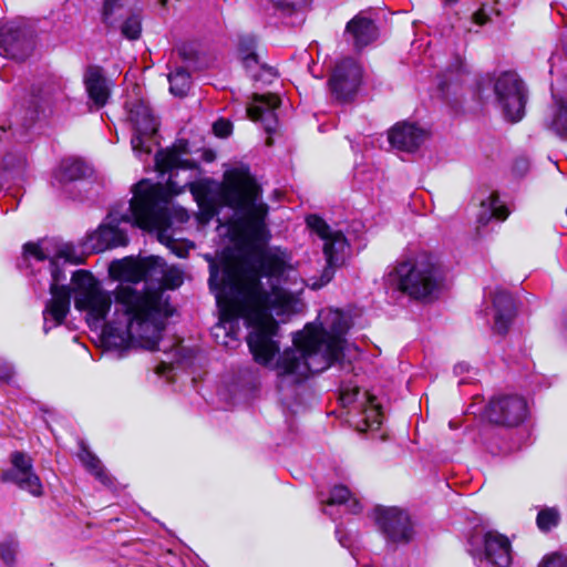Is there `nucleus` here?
<instances>
[{"instance_id":"nucleus-1","label":"nucleus","mask_w":567,"mask_h":567,"mask_svg":"<svg viewBox=\"0 0 567 567\" xmlns=\"http://www.w3.org/2000/svg\"><path fill=\"white\" fill-rule=\"evenodd\" d=\"M155 167L168 173L166 188L147 179L138 182L130 200L114 205L105 221L85 241L86 249L101 252L126 246L130 228L156 230L161 243L176 256L186 257L194 245L178 243L175 229L189 219L188 212L172 200L189 186L204 219L219 215L223 207L234 212L231 226L245 249L240 264L223 260L209 264V288L219 308L215 334L224 331L230 340L239 338V320L250 329L247 343L257 363L276 373L279 392L295 389L311 375L321 373L342 354L348 317L338 309H322L315 322L292 334V346L280 352L279 321L285 322L301 311L299 293L305 282L298 280L292 254L280 247L264 248L269 239L266 225L268 206L252 176L243 169L225 174V184L185 181L177 185L178 169H193L195 164L183 159L177 147L158 151Z\"/></svg>"},{"instance_id":"nucleus-2","label":"nucleus","mask_w":567,"mask_h":567,"mask_svg":"<svg viewBox=\"0 0 567 567\" xmlns=\"http://www.w3.org/2000/svg\"><path fill=\"white\" fill-rule=\"evenodd\" d=\"M110 275L120 284L114 289L112 320L104 331L107 344L157 350L174 308L161 289L148 288V281L153 279L150 258L144 261L133 258L114 260L110 265Z\"/></svg>"},{"instance_id":"nucleus-3","label":"nucleus","mask_w":567,"mask_h":567,"mask_svg":"<svg viewBox=\"0 0 567 567\" xmlns=\"http://www.w3.org/2000/svg\"><path fill=\"white\" fill-rule=\"evenodd\" d=\"M32 259L35 261L49 260L51 299L47 301L42 312L43 332L45 334L64 322L70 312L71 293L74 295L75 308L85 313L89 326L103 327V331H105L106 326L112 320L111 317L106 321V317L112 305H114V290H106L99 279L83 269L72 272V287L66 284V274L61 269L60 260L73 265L83 261L82 257L76 255L72 245H58L52 239L27 243L23 246L22 262H30ZM103 340L109 347L105 332H103ZM110 348L112 347L110 346Z\"/></svg>"},{"instance_id":"nucleus-4","label":"nucleus","mask_w":567,"mask_h":567,"mask_svg":"<svg viewBox=\"0 0 567 567\" xmlns=\"http://www.w3.org/2000/svg\"><path fill=\"white\" fill-rule=\"evenodd\" d=\"M443 280V269L437 259L425 251L400 260L389 272L390 284L416 300L436 298Z\"/></svg>"},{"instance_id":"nucleus-5","label":"nucleus","mask_w":567,"mask_h":567,"mask_svg":"<svg viewBox=\"0 0 567 567\" xmlns=\"http://www.w3.org/2000/svg\"><path fill=\"white\" fill-rule=\"evenodd\" d=\"M485 86H493L495 100L504 117L513 123L520 121L525 115L527 89L517 73L506 71L492 78L485 75L477 82V94L483 99Z\"/></svg>"},{"instance_id":"nucleus-6","label":"nucleus","mask_w":567,"mask_h":567,"mask_svg":"<svg viewBox=\"0 0 567 567\" xmlns=\"http://www.w3.org/2000/svg\"><path fill=\"white\" fill-rule=\"evenodd\" d=\"M306 224L322 243L327 261L321 277L308 284L312 289H320L331 281L337 268L341 267L350 255V244L340 230L332 229L320 216L309 215Z\"/></svg>"},{"instance_id":"nucleus-7","label":"nucleus","mask_w":567,"mask_h":567,"mask_svg":"<svg viewBox=\"0 0 567 567\" xmlns=\"http://www.w3.org/2000/svg\"><path fill=\"white\" fill-rule=\"evenodd\" d=\"M126 107L133 127L132 150L141 161L146 162L153 152V147L158 144L156 140L158 122L144 101L126 103Z\"/></svg>"},{"instance_id":"nucleus-8","label":"nucleus","mask_w":567,"mask_h":567,"mask_svg":"<svg viewBox=\"0 0 567 567\" xmlns=\"http://www.w3.org/2000/svg\"><path fill=\"white\" fill-rule=\"evenodd\" d=\"M467 550L477 567H508L512 563L509 539L494 530L471 535Z\"/></svg>"},{"instance_id":"nucleus-9","label":"nucleus","mask_w":567,"mask_h":567,"mask_svg":"<svg viewBox=\"0 0 567 567\" xmlns=\"http://www.w3.org/2000/svg\"><path fill=\"white\" fill-rule=\"evenodd\" d=\"M103 21L115 27L120 23L123 37L136 40L142 32V20L138 9V0H104Z\"/></svg>"},{"instance_id":"nucleus-10","label":"nucleus","mask_w":567,"mask_h":567,"mask_svg":"<svg viewBox=\"0 0 567 567\" xmlns=\"http://www.w3.org/2000/svg\"><path fill=\"white\" fill-rule=\"evenodd\" d=\"M340 401L343 406L355 404L361 410L362 419L358 424L359 431L379 430L383 422V412L378 399L367 391L361 392L358 386H342Z\"/></svg>"},{"instance_id":"nucleus-11","label":"nucleus","mask_w":567,"mask_h":567,"mask_svg":"<svg viewBox=\"0 0 567 567\" xmlns=\"http://www.w3.org/2000/svg\"><path fill=\"white\" fill-rule=\"evenodd\" d=\"M377 525L388 544H408L413 537V526L406 512L398 507H377Z\"/></svg>"},{"instance_id":"nucleus-12","label":"nucleus","mask_w":567,"mask_h":567,"mask_svg":"<svg viewBox=\"0 0 567 567\" xmlns=\"http://www.w3.org/2000/svg\"><path fill=\"white\" fill-rule=\"evenodd\" d=\"M11 467L2 471L1 481L13 483L33 496H41L43 486L33 470L32 458L23 452L16 451L10 456Z\"/></svg>"},{"instance_id":"nucleus-13","label":"nucleus","mask_w":567,"mask_h":567,"mask_svg":"<svg viewBox=\"0 0 567 567\" xmlns=\"http://www.w3.org/2000/svg\"><path fill=\"white\" fill-rule=\"evenodd\" d=\"M527 402L523 396L502 395L493 398L485 408V416L489 422L516 426L527 416Z\"/></svg>"},{"instance_id":"nucleus-14","label":"nucleus","mask_w":567,"mask_h":567,"mask_svg":"<svg viewBox=\"0 0 567 567\" xmlns=\"http://www.w3.org/2000/svg\"><path fill=\"white\" fill-rule=\"evenodd\" d=\"M361 79L360 64L352 58L342 59L329 79L330 91L337 100L348 102L355 95Z\"/></svg>"},{"instance_id":"nucleus-15","label":"nucleus","mask_w":567,"mask_h":567,"mask_svg":"<svg viewBox=\"0 0 567 567\" xmlns=\"http://www.w3.org/2000/svg\"><path fill=\"white\" fill-rule=\"evenodd\" d=\"M33 47V34L22 23L10 21L1 28L0 49L4 56L22 61L31 54Z\"/></svg>"},{"instance_id":"nucleus-16","label":"nucleus","mask_w":567,"mask_h":567,"mask_svg":"<svg viewBox=\"0 0 567 567\" xmlns=\"http://www.w3.org/2000/svg\"><path fill=\"white\" fill-rule=\"evenodd\" d=\"M68 99L65 83L61 79L50 80L39 92L32 93L28 102L25 126H30L45 106L58 109Z\"/></svg>"},{"instance_id":"nucleus-17","label":"nucleus","mask_w":567,"mask_h":567,"mask_svg":"<svg viewBox=\"0 0 567 567\" xmlns=\"http://www.w3.org/2000/svg\"><path fill=\"white\" fill-rule=\"evenodd\" d=\"M91 173V167L82 159L73 157L64 158L53 171L51 184L54 188L72 196L71 186L84 179Z\"/></svg>"},{"instance_id":"nucleus-18","label":"nucleus","mask_w":567,"mask_h":567,"mask_svg":"<svg viewBox=\"0 0 567 567\" xmlns=\"http://www.w3.org/2000/svg\"><path fill=\"white\" fill-rule=\"evenodd\" d=\"M279 105L280 99L276 94L256 95L247 113L252 121L259 122L267 133H272L278 124L276 110Z\"/></svg>"},{"instance_id":"nucleus-19","label":"nucleus","mask_w":567,"mask_h":567,"mask_svg":"<svg viewBox=\"0 0 567 567\" xmlns=\"http://www.w3.org/2000/svg\"><path fill=\"white\" fill-rule=\"evenodd\" d=\"M150 268L153 279L148 281V288L152 290L161 289L169 300V296L165 293V290L176 289L183 284L184 276L182 270L176 267H167L163 258L155 256L150 257ZM168 303L171 305L169 301Z\"/></svg>"},{"instance_id":"nucleus-20","label":"nucleus","mask_w":567,"mask_h":567,"mask_svg":"<svg viewBox=\"0 0 567 567\" xmlns=\"http://www.w3.org/2000/svg\"><path fill=\"white\" fill-rule=\"evenodd\" d=\"M425 140V132L419 126L411 123H398L389 133L390 144L405 152H413Z\"/></svg>"},{"instance_id":"nucleus-21","label":"nucleus","mask_w":567,"mask_h":567,"mask_svg":"<svg viewBox=\"0 0 567 567\" xmlns=\"http://www.w3.org/2000/svg\"><path fill=\"white\" fill-rule=\"evenodd\" d=\"M492 310L494 317V330L504 334L508 331L515 316V303L511 293L497 289L492 293Z\"/></svg>"},{"instance_id":"nucleus-22","label":"nucleus","mask_w":567,"mask_h":567,"mask_svg":"<svg viewBox=\"0 0 567 567\" xmlns=\"http://www.w3.org/2000/svg\"><path fill=\"white\" fill-rule=\"evenodd\" d=\"M84 84L90 101L96 109L103 107L110 97L111 87L100 66L87 68L84 74Z\"/></svg>"},{"instance_id":"nucleus-23","label":"nucleus","mask_w":567,"mask_h":567,"mask_svg":"<svg viewBox=\"0 0 567 567\" xmlns=\"http://www.w3.org/2000/svg\"><path fill=\"white\" fill-rule=\"evenodd\" d=\"M346 33L351 37L357 50L369 45L375 41L379 35L374 21L362 13L357 14L347 23Z\"/></svg>"},{"instance_id":"nucleus-24","label":"nucleus","mask_w":567,"mask_h":567,"mask_svg":"<svg viewBox=\"0 0 567 567\" xmlns=\"http://www.w3.org/2000/svg\"><path fill=\"white\" fill-rule=\"evenodd\" d=\"M553 95L550 114L546 120V126L560 140L567 141V100Z\"/></svg>"},{"instance_id":"nucleus-25","label":"nucleus","mask_w":567,"mask_h":567,"mask_svg":"<svg viewBox=\"0 0 567 567\" xmlns=\"http://www.w3.org/2000/svg\"><path fill=\"white\" fill-rule=\"evenodd\" d=\"M509 210L505 203L501 200L497 193H491L486 199L481 203V212L477 220L481 225H486L491 219L505 220Z\"/></svg>"},{"instance_id":"nucleus-26","label":"nucleus","mask_w":567,"mask_h":567,"mask_svg":"<svg viewBox=\"0 0 567 567\" xmlns=\"http://www.w3.org/2000/svg\"><path fill=\"white\" fill-rule=\"evenodd\" d=\"M79 457L85 468L105 487L112 488L113 477L104 468L101 461L85 446H82Z\"/></svg>"},{"instance_id":"nucleus-27","label":"nucleus","mask_w":567,"mask_h":567,"mask_svg":"<svg viewBox=\"0 0 567 567\" xmlns=\"http://www.w3.org/2000/svg\"><path fill=\"white\" fill-rule=\"evenodd\" d=\"M327 505H344L347 509L353 514H358L362 506L360 502L352 495L350 489L344 485H336L330 492Z\"/></svg>"},{"instance_id":"nucleus-28","label":"nucleus","mask_w":567,"mask_h":567,"mask_svg":"<svg viewBox=\"0 0 567 567\" xmlns=\"http://www.w3.org/2000/svg\"><path fill=\"white\" fill-rule=\"evenodd\" d=\"M256 39L254 35L247 34L239 39L238 50L243 64L247 71H252L259 65L258 55L255 52Z\"/></svg>"},{"instance_id":"nucleus-29","label":"nucleus","mask_w":567,"mask_h":567,"mask_svg":"<svg viewBox=\"0 0 567 567\" xmlns=\"http://www.w3.org/2000/svg\"><path fill=\"white\" fill-rule=\"evenodd\" d=\"M169 91L175 96H185L190 89V74L184 68H177L168 75Z\"/></svg>"},{"instance_id":"nucleus-30","label":"nucleus","mask_w":567,"mask_h":567,"mask_svg":"<svg viewBox=\"0 0 567 567\" xmlns=\"http://www.w3.org/2000/svg\"><path fill=\"white\" fill-rule=\"evenodd\" d=\"M465 72H467L465 61L461 55H455L453 62L440 75L439 86L441 91H444L454 79L458 80Z\"/></svg>"},{"instance_id":"nucleus-31","label":"nucleus","mask_w":567,"mask_h":567,"mask_svg":"<svg viewBox=\"0 0 567 567\" xmlns=\"http://www.w3.org/2000/svg\"><path fill=\"white\" fill-rule=\"evenodd\" d=\"M559 520L560 514L556 507H545L538 512L536 524L542 532H548L556 527Z\"/></svg>"},{"instance_id":"nucleus-32","label":"nucleus","mask_w":567,"mask_h":567,"mask_svg":"<svg viewBox=\"0 0 567 567\" xmlns=\"http://www.w3.org/2000/svg\"><path fill=\"white\" fill-rule=\"evenodd\" d=\"M276 11L284 16H290L303 11L311 0H268Z\"/></svg>"},{"instance_id":"nucleus-33","label":"nucleus","mask_w":567,"mask_h":567,"mask_svg":"<svg viewBox=\"0 0 567 567\" xmlns=\"http://www.w3.org/2000/svg\"><path fill=\"white\" fill-rule=\"evenodd\" d=\"M19 542L14 537H8L0 542V559L3 565L12 567L17 560Z\"/></svg>"},{"instance_id":"nucleus-34","label":"nucleus","mask_w":567,"mask_h":567,"mask_svg":"<svg viewBox=\"0 0 567 567\" xmlns=\"http://www.w3.org/2000/svg\"><path fill=\"white\" fill-rule=\"evenodd\" d=\"M492 14H499V10L492 7V6H488V4H483L472 17L473 19V22L477 25H484L486 24L488 21L492 20Z\"/></svg>"},{"instance_id":"nucleus-35","label":"nucleus","mask_w":567,"mask_h":567,"mask_svg":"<svg viewBox=\"0 0 567 567\" xmlns=\"http://www.w3.org/2000/svg\"><path fill=\"white\" fill-rule=\"evenodd\" d=\"M539 567H567V557L559 553L549 554L544 557Z\"/></svg>"},{"instance_id":"nucleus-36","label":"nucleus","mask_w":567,"mask_h":567,"mask_svg":"<svg viewBox=\"0 0 567 567\" xmlns=\"http://www.w3.org/2000/svg\"><path fill=\"white\" fill-rule=\"evenodd\" d=\"M233 125L229 121L220 118L216 121L213 125V130L216 136L218 137H227L231 133Z\"/></svg>"},{"instance_id":"nucleus-37","label":"nucleus","mask_w":567,"mask_h":567,"mask_svg":"<svg viewBox=\"0 0 567 567\" xmlns=\"http://www.w3.org/2000/svg\"><path fill=\"white\" fill-rule=\"evenodd\" d=\"M14 374V368L8 361L0 359V380L10 381Z\"/></svg>"},{"instance_id":"nucleus-38","label":"nucleus","mask_w":567,"mask_h":567,"mask_svg":"<svg viewBox=\"0 0 567 567\" xmlns=\"http://www.w3.org/2000/svg\"><path fill=\"white\" fill-rule=\"evenodd\" d=\"M528 167L529 163L526 158H518L516 159L513 169L516 174L524 175L528 171Z\"/></svg>"},{"instance_id":"nucleus-39","label":"nucleus","mask_w":567,"mask_h":567,"mask_svg":"<svg viewBox=\"0 0 567 567\" xmlns=\"http://www.w3.org/2000/svg\"><path fill=\"white\" fill-rule=\"evenodd\" d=\"M472 370L471 365L466 362H458L454 365V373L456 375H461L464 373H470Z\"/></svg>"},{"instance_id":"nucleus-40","label":"nucleus","mask_w":567,"mask_h":567,"mask_svg":"<svg viewBox=\"0 0 567 567\" xmlns=\"http://www.w3.org/2000/svg\"><path fill=\"white\" fill-rule=\"evenodd\" d=\"M336 534L339 537V543L341 544V546H343V547H349L350 546V543L348 542V539L346 537L341 536V528H340V526H337Z\"/></svg>"},{"instance_id":"nucleus-41","label":"nucleus","mask_w":567,"mask_h":567,"mask_svg":"<svg viewBox=\"0 0 567 567\" xmlns=\"http://www.w3.org/2000/svg\"><path fill=\"white\" fill-rule=\"evenodd\" d=\"M563 327L567 332V312L565 313V317H564Z\"/></svg>"},{"instance_id":"nucleus-42","label":"nucleus","mask_w":567,"mask_h":567,"mask_svg":"<svg viewBox=\"0 0 567 567\" xmlns=\"http://www.w3.org/2000/svg\"><path fill=\"white\" fill-rule=\"evenodd\" d=\"M443 1H444L445 3L451 4V3H456L458 0H443Z\"/></svg>"},{"instance_id":"nucleus-43","label":"nucleus","mask_w":567,"mask_h":567,"mask_svg":"<svg viewBox=\"0 0 567 567\" xmlns=\"http://www.w3.org/2000/svg\"><path fill=\"white\" fill-rule=\"evenodd\" d=\"M466 382H467V380H466V379H462V380L460 381V383H466Z\"/></svg>"},{"instance_id":"nucleus-44","label":"nucleus","mask_w":567,"mask_h":567,"mask_svg":"<svg viewBox=\"0 0 567 567\" xmlns=\"http://www.w3.org/2000/svg\"><path fill=\"white\" fill-rule=\"evenodd\" d=\"M565 51L567 53V42L564 44Z\"/></svg>"},{"instance_id":"nucleus-45","label":"nucleus","mask_w":567,"mask_h":567,"mask_svg":"<svg viewBox=\"0 0 567 567\" xmlns=\"http://www.w3.org/2000/svg\"><path fill=\"white\" fill-rule=\"evenodd\" d=\"M163 1V4H165L166 0H162Z\"/></svg>"}]
</instances>
